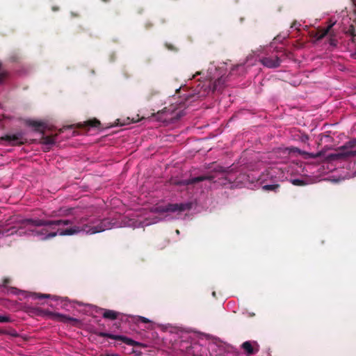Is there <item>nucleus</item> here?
Here are the masks:
<instances>
[{"instance_id":"obj_14","label":"nucleus","mask_w":356,"mask_h":356,"mask_svg":"<svg viewBox=\"0 0 356 356\" xmlns=\"http://www.w3.org/2000/svg\"><path fill=\"white\" fill-rule=\"evenodd\" d=\"M227 77L221 76L216 79L213 84V91L220 90L225 86Z\"/></svg>"},{"instance_id":"obj_15","label":"nucleus","mask_w":356,"mask_h":356,"mask_svg":"<svg viewBox=\"0 0 356 356\" xmlns=\"http://www.w3.org/2000/svg\"><path fill=\"white\" fill-rule=\"evenodd\" d=\"M102 316L105 318L114 320L118 317L119 313L110 309H102Z\"/></svg>"},{"instance_id":"obj_29","label":"nucleus","mask_w":356,"mask_h":356,"mask_svg":"<svg viewBox=\"0 0 356 356\" xmlns=\"http://www.w3.org/2000/svg\"><path fill=\"white\" fill-rule=\"evenodd\" d=\"M295 26H297V22H293V24L291 26V28L295 27Z\"/></svg>"},{"instance_id":"obj_34","label":"nucleus","mask_w":356,"mask_h":356,"mask_svg":"<svg viewBox=\"0 0 356 356\" xmlns=\"http://www.w3.org/2000/svg\"><path fill=\"white\" fill-rule=\"evenodd\" d=\"M181 86H179V91L181 90Z\"/></svg>"},{"instance_id":"obj_32","label":"nucleus","mask_w":356,"mask_h":356,"mask_svg":"<svg viewBox=\"0 0 356 356\" xmlns=\"http://www.w3.org/2000/svg\"><path fill=\"white\" fill-rule=\"evenodd\" d=\"M179 109L181 108V104H180V103H179Z\"/></svg>"},{"instance_id":"obj_33","label":"nucleus","mask_w":356,"mask_h":356,"mask_svg":"<svg viewBox=\"0 0 356 356\" xmlns=\"http://www.w3.org/2000/svg\"><path fill=\"white\" fill-rule=\"evenodd\" d=\"M181 113L179 112V118H181Z\"/></svg>"},{"instance_id":"obj_16","label":"nucleus","mask_w":356,"mask_h":356,"mask_svg":"<svg viewBox=\"0 0 356 356\" xmlns=\"http://www.w3.org/2000/svg\"><path fill=\"white\" fill-rule=\"evenodd\" d=\"M135 321H136V322L140 321L144 323H151V325H149L148 326V328L149 329L153 328L152 322L147 318L140 316H135Z\"/></svg>"},{"instance_id":"obj_24","label":"nucleus","mask_w":356,"mask_h":356,"mask_svg":"<svg viewBox=\"0 0 356 356\" xmlns=\"http://www.w3.org/2000/svg\"><path fill=\"white\" fill-rule=\"evenodd\" d=\"M224 179L225 180H227V181H229V183H232V182H234L236 181V179L232 177V175L228 172L224 177Z\"/></svg>"},{"instance_id":"obj_31","label":"nucleus","mask_w":356,"mask_h":356,"mask_svg":"<svg viewBox=\"0 0 356 356\" xmlns=\"http://www.w3.org/2000/svg\"><path fill=\"white\" fill-rule=\"evenodd\" d=\"M212 295H213V296L216 297V292H215V291H213V292L212 293Z\"/></svg>"},{"instance_id":"obj_21","label":"nucleus","mask_w":356,"mask_h":356,"mask_svg":"<svg viewBox=\"0 0 356 356\" xmlns=\"http://www.w3.org/2000/svg\"><path fill=\"white\" fill-rule=\"evenodd\" d=\"M291 183L294 186H302L306 185V182L302 179H294L291 180Z\"/></svg>"},{"instance_id":"obj_10","label":"nucleus","mask_w":356,"mask_h":356,"mask_svg":"<svg viewBox=\"0 0 356 356\" xmlns=\"http://www.w3.org/2000/svg\"><path fill=\"white\" fill-rule=\"evenodd\" d=\"M29 126L35 129L38 131H43L47 128V124L41 120H29L27 121Z\"/></svg>"},{"instance_id":"obj_1","label":"nucleus","mask_w":356,"mask_h":356,"mask_svg":"<svg viewBox=\"0 0 356 356\" xmlns=\"http://www.w3.org/2000/svg\"><path fill=\"white\" fill-rule=\"evenodd\" d=\"M162 217L157 216L152 220L144 221V214L136 215L122 222H113L109 219L95 218H74L73 220H45L38 218L22 220L23 227L18 229L23 234L37 236L40 240H48L56 236H73L79 234H95L113 228L129 227H143L157 223Z\"/></svg>"},{"instance_id":"obj_6","label":"nucleus","mask_w":356,"mask_h":356,"mask_svg":"<svg viewBox=\"0 0 356 356\" xmlns=\"http://www.w3.org/2000/svg\"><path fill=\"white\" fill-rule=\"evenodd\" d=\"M215 177L212 175H201L196 177H193L188 179L185 180H179V186L184 185V186H188V185H193L197 183H199L200 181H203L205 180L209 181H213Z\"/></svg>"},{"instance_id":"obj_20","label":"nucleus","mask_w":356,"mask_h":356,"mask_svg":"<svg viewBox=\"0 0 356 356\" xmlns=\"http://www.w3.org/2000/svg\"><path fill=\"white\" fill-rule=\"evenodd\" d=\"M280 187L279 184L264 185L263 189L265 191H276Z\"/></svg>"},{"instance_id":"obj_8","label":"nucleus","mask_w":356,"mask_h":356,"mask_svg":"<svg viewBox=\"0 0 356 356\" xmlns=\"http://www.w3.org/2000/svg\"><path fill=\"white\" fill-rule=\"evenodd\" d=\"M178 209V204H168L166 206L159 205L154 207L152 210V213L163 214L176 211Z\"/></svg>"},{"instance_id":"obj_2","label":"nucleus","mask_w":356,"mask_h":356,"mask_svg":"<svg viewBox=\"0 0 356 356\" xmlns=\"http://www.w3.org/2000/svg\"><path fill=\"white\" fill-rule=\"evenodd\" d=\"M356 147V139L353 138L346 142L343 145L339 147L337 152L331 155L332 158L335 159H348L356 155V150L353 149Z\"/></svg>"},{"instance_id":"obj_5","label":"nucleus","mask_w":356,"mask_h":356,"mask_svg":"<svg viewBox=\"0 0 356 356\" xmlns=\"http://www.w3.org/2000/svg\"><path fill=\"white\" fill-rule=\"evenodd\" d=\"M200 349L201 347L198 343H194L184 346V341H179V350H185L188 355L201 356L200 353Z\"/></svg>"},{"instance_id":"obj_12","label":"nucleus","mask_w":356,"mask_h":356,"mask_svg":"<svg viewBox=\"0 0 356 356\" xmlns=\"http://www.w3.org/2000/svg\"><path fill=\"white\" fill-rule=\"evenodd\" d=\"M56 143V136H43L41 140V144L43 145L44 149L47 151Z\"/></svg>"},{"instance_id":"obj_25","label":"nucleus","mask_w":356,"mask_h":356,"mask_svg":"<svg viewBox=\"0 0 356 356\" xmlns=\"http://www.w3.org/2000/svg\"><path fill=\"white\" fill-rule=\"evenodd\" d=\"M10 321V318L8 316L0 315V323H8Z\"/></svg>"},{"instance_id":"obj_13","label":"nucleus","mask_w":356,"mask_h":356,"mask_svg":"<svg viewBox=\"0 0 356 356\" xmlns=\"http://www.w3.org/2000/svg\"><path fill=\"white\" fill-rule=\"evenodd\" d=\"M72 208H60L57 211L52 212L49 217H58V216H67L72 213Z\"/></svg>"},{"instance_id":"obj_9","label":"nucleus","mask_w":356,"mask_h":356,"mask_svg":"<svg viewBox=\"0 0 356 356\" xmlns=\"http://www.w3.org/2000/svg\"><path fill=\"white\" fill-rule=\"evenodd\" d=\"M241 348L248 355H254L259 351V345L256 341L252 343L249 341H245L242 343Z\"/></svg>"},{"instance_id":"obj_26","label":"nucleus","mask_w":356,"mask_h":356,"mask_svg":"<svg viewBox=\"0 0 356 356\" xmlns=\"http://www.w3.org/2000/svg\"><path fill=\"white\" fill-rule=\"evenodd\" d=\"M161 113H177V112H176L175 109L172 110L170 108H165Z\"/></svg>"},{"instance_id":"obj_11","label":"nucleus","mask_w":356,"mask_h":356,"mask_svg":"<svg viewBox=\"0 0 356 356\" xmlns=\"http://www.w3.org/2000/svg\"><path fill=\"white\" fill-rule=\"evenodd\" d=\"M6 139L13 145L22 144L24 142L23 135L20 133L7 136Z\"/></svg>"},{"instance_id":"obj_28","label":"nucleus","mask_w":356,"mask_h":356,"mask_svg":"<svg viewBox=\"0 0 356 356\" xmlns=\"http://www.w3.org/2000/svg\"><path fill=\"white\" fill-rule=\"evenodd\" d=\"M104 356H120V355L117 353H111V354H106Z\"/></svg>"},{"instance_id":"obj_18","label":"nucleus","mask_w":356,"mask_h":356,"mask_svg":"<svg viewBox=\"0 0 356 356\" xmlns=\"http://www.w3.org/2000/svg\"><path fill=\"white\" fill-rule=\"evenodd\" d=\"M193 207V203L192 202H187V203H185V204H179V216L181 215V213L182 211H186V210H190Z\"/></svg>"},{"instance_id":"obj_23","label":"nucleus","mask_w":356,"mask_h":356,"mask_svg":"<svg viewBox=\"0 0 356 356\" xmlns=\"http://www.w3.org/2000/svg\"><path fill=\"white\" fill-rule=\"evenodd\" d=\"M33 298H50L51 296L49 294H38V293H33L32 295Z\"/></svg>"},{"instance_id":"obj_7","label":"nucleus","mask_w":356,"mask_h":356,"mask_svg":"<svg viewBox=\"0 0 356 356\" xmlns=\"http://www.w3.org/2000/svg\"><path fill=\"white\" fill-rule=\"evenodd\" d=\"M260 61L263 65L268 68L277 67L281 63V60L277 56L264 57Z\"/></svg>"},{"instance_id":"obj_27","label":"nucleus","mask_w":356,"mask_h":356,"mask_svg":"<svg viewBox=\"0 0 356 356\" xmlns=\"http://www.w3.org/2000/svg\"><path fill=\"white\" fill-rule=\"evenodd\" d=\"M216 172H225L226 170L222 167H218L215 170Z\"/></svg>"},{"instance_id":"obj_4","label":"nucleus","mask_w":356,"mask_h":356,"mask_svg":"<svg viewBox=\"0 0 356 356\" xmlns=\"http://www.w3.org/2000/svg\"><path fill=\"white\" fill-rule=\"evenodd\" d=\"M48 315L49 316L50 318L65 323L75 325L79 322L78 319L76 318L57 312H49Z\"/></svg>"},{"instance_id":"obj_30","label":"nucleus","mask_w":356,"mask_h":356,"mask_svg":"<svg viewBox=\"0 0 356 356\" xmlns=\"http://www.w3.org/2000/svg\"><path fill=\"white\" fill-rule=\"evenodd\" d=\"M197 74H201V72H196V74H194V75L193 76V77L194 78V77H195L196 75H197Z\"/></svg>"},{"instance_id":"obj_17","label":"nucleus","mask_w":356,"mask_h":356,"mask_svg":"<svg viewBox=\"0 0 356 356\" xmlns=\"http://www.w3.org/2000/svg\"><path fill=\"white\" fill-rule=\"evenodd\" d=\"M332 25L329 26L326 29H323L320 30L317 33V38L318 40L323 39L329 32L330 29L332 28Z\"/></svg>"},{"instance_id":"obj_3","label":"nucleus","mask_w":356,"mask_h":356,"mask_svg":"<svg viewBox=\"0 0 356 356\" xmlns=\"http://www.w3.org/2000/svg\"><path fill=\"white\" fill-rule=\"evenodd\" d=\"M97 335L99 337H108V338H110V339H112L114 340H120V341H123L124 343H125L126 344L129 345V346H135L138 343L134 340H133L130 338H128L125 336H123V335L113 334L104 332H99L97 334Z\"/></svg>"},{"instance_id":"obj_19","label":"nucleus","mask_w":356,"mask_h":356,"mask_svg":"<svg viewBox=\"0 0 356 356\" xmlns=\"http://www.w3.org/2000/svg\"><path fill=\"white\" fill-rule=\"evenodd\" d=\"M117 121L118 122L116 123V125L123 126L125 124H130L131 122H136L139 121V119L138 118H137V119L133 118L131 120L129 118H127L126 120V122H121L120 120H118Z\"/></svg>"},{"instance_id":"obj_22","label":"nucleus","mask_w":356,"mask_h":356,"mask_svg":"<svg viewBox=\"0 0 356 356\" xmlns=\"http://www.w3.org/2000/svg\"><path fill=\"white\" fill-rule=\"evenodd\" d=\"M86 124L92 127H97L99 124V121L97 120H89L86 122Z\"/></svg>"}]
</instances>
